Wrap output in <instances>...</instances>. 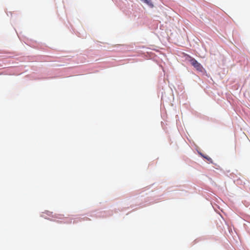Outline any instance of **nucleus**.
<instances>
[{"label":"nucleus","mask_w":250,"mask_h":250,"mask_svg":"<svg viewBox=\"0 0 250 250\" xmlns=\"http://www.w3.org/2000/svg\"><path fill=\"white\" fill-rule=\"evenodd\" d=\"M141 0L148 5H151V2L150 0Z\"/></svg>","instance_id":"nucleus-3"},{"label":"nucleus","mask_w":250,"mask_h":250,"mask_svg":"<svg viewBox=\"0 0 250 250\" xmlns=\"http://www.w3.org/2000/svg\"><path fill=\"white\" fill-rule=\"evenodd\" d=\"M188 61L190 62L191 64L197 70L202 72L203 67L202 65L198 62L194 58L189 56Z\"/></svg>","instance_id":"nucleus-1"},{"label":"nucleus","mask_w":250,"mask_h":250,"mask_svg":"<svg viewBox=\"0 0 250 250\" xmlns=\"http://www.w3.org/2000/svg\"><path fill=\"white\" fill-rule=\"evenodd\" d=\"M202 156L204 158H205L206 159H207L208 162H209L211 163H212V160L211 158H210L208 156H203V155H202Z\"/></svg>","instance_id":"nucleus-2"}]
</instances>
